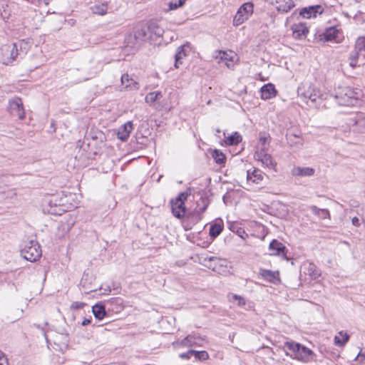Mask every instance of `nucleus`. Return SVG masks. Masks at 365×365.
I'll return each instance as SVG.
<instances>
[{
  "label": "nucleus",
  "mask_w": 365,
  "mask_h": 365,
  "mask_svg": "<svg viewBox=\"0 0 365 365\" xmlns=\"http://www.w3.org/2000/svg\"><path fill=\"white\" fill-rule=\"evenodd\" d=\"M209 262L210 264L207 265V267L216 272H220L221 267H223V264L221 263V260L214 257L209 259Z\"/></svg>",
  "instance_id": "32"
},
{
  "label": "nucleus",
  "mask_w": 365,
  "mask_h": 365,
  "mask_svg": "<svg viewBox=\"0 0 365 365\" xmlns=\"http://www.w3.org/2000/svg\"><path fill=\"white\" fill-rule=\"evenodd\" d=\"M216 58L219 59V62L224 63L227 67L232 68L238 60V56L237 53L232 50L219 51Z\"/></svg>",
  "instance_id": "10"
},
{
  "label": "nucleus",
  "mask_w": 365,
  "mask_h": 365,
  "mask_svg": "<svg viewBox=\"0 0 365 365\" xmlns=\"http://www.w3.org/2000/svg\"><path fill=\"white\" fill-rule=\"evenodd\" d=\"M122 302L123 300L120 297H114L108 300L105 304L96 303L92 307V312L97 319L101 320L106 316V309L115 312H120Z\"/></svg>",
  "instance_id": "4"
},
{
  "label": "nucleus",
  "mask_w": 365,
  "mask_h": 365,
  "mask_svg": "<svg viewBox=\"0 0 365 365\" xmlns=\"http://www.w3.org/2000/svg\"><path fill=\"white\" fill-rule=\"evenodd\" d=\"M363 96L362 91L359 88L349 86H339L335 88L331 96L340 106H353L356 105Z\"/></svg>",
  "instance_id": "1"
},
{
  "label": "nucleus",
  "mask_w": 365,
  "mask_h": 365,
  "mask_svg": "<svg viewBox=\"0 0 365 365\" xmlns=\"http://www.w3.org/2000/svg\"><path fill=\"white\" fill-rule=\"evenodd\" d=\"M0 365H9L4 353L0 351Z\"/></svg>",
  "instance_id": "47"
},
{
  "label": "nucleus",
  "mask_w": 365,
  "mask_h": 365,
  "mask_svg": "<svg viewBox=\"0 0 365 365\" xmlns=\"http://www.w3.org/2000/svg\"><path fill=\"white\" fill-rule=\"evenodd\" d=\"M216 132L219 133H220L221 131H220V129H217V130H216Z\"/></svg>",
  "instance_id": "59"
},
{
  "label": "nucleus",
  "mask_w": 365,
  "mask_h": 365,
  "mask_svg": "<svg viewBox=\"0 0 365 365\" xmlns=\"http://www.w3.org/2000/svg\"><path fill=\"white\" fill-rule=\"evenodd\" d=\"M163 97L160 91L150 92L148 93L145 98V101L147 103L152 105L157 100L160 99Z\"/></svg>",
  "instance_id": "34"
},
{
  "label": "nucleus",
  "mask_w": 365,
  "mask_h": 365,
  "mask_svg": "<svg viewBox=\"0 0 365 365\" xmlns=\"http://www.w3.org/2000/svg\"><path fill=\"white\" fill-rule=\"evenodd\" d=\"M132 129L133 123L131 122H128L122 125L118 130V138L122 141H125L128 138Z\"/></svg>",
  "instance_id": "22"
},
{
  "label": "nucleus",
  "mask_w": 365,
  "mask_h": 365,
  "mask_svg": "<svg viewBox=\"0 0 365 365\" xmlns=\"http://www.w3.org/2000/svg\"><path fill=\"white\" fill-rule=\"evenodd\" d=\"M16 44H17V43H16V42H14V43H12V46H16Z\"/></svg>",
  "instance_id": "58"
},
{
  "label": "nucleus",
  "mask_w": 365,
  "mask_h": 365,
  "mask_svg": "<svg viewBox=\"0 0 365 365\" xmlns=\"http://www.w3.org/2000/svg\"><path fill=\"white\" fill-rule=\"evenodd\" d=\"M209 205L210 200L207 197L201 196L200 200L197 201V207L192 213L197 221L202 220V213L206 210Z\"/></svg>",
  "instance_id": "16"
},
{
  "label": "nucleus",
  "mask_w": 365,
  "mask_h": 365,
  "mask_svg": "<svg viewBox=\"0 0 365 365\" xmlns=\"http://www.w3.org/2000/svg\"><path fill=\"white\" fill-rule=\"evenodd\" d=\"M193 356L195 359L201 361H205L209 359V354L206 351H195L194 350Z\"/></svg>",
  "instance_id": "38"
},
{
  "label": "nucleus",
  "mask_w": 365,
  "mask_h": 365,
  "mask_svg": "<svg viewBox=\"0 0 365 365\" xmlns=\"http://www.w3.org/2000/svg\"><path fill=\"white\" fill-rule=\"evenodd\" d=\"M349 335L343 331L339 332V335L335 336L334 343L338 346H344L349 341Z\"/></svg>",
  "instance_id": "30"
},
{
  "label": "nucleus",
  "mask_w": 365,
  "mask_h": 365,
  "mask_svg": "<svg viewBox=\"0 0 365 365\" xmlns=\"http://www.w3.org/2000/svg\"><path fill=\"white\" fill-rule=\"evenodd\" d=\"M324 9L322 5H314L304 7L301 9L299 15L304 19L316 18L317 14H323Z\"/></svg>",
  "instance_id": "14"
},
{
  "label": "nucleus",
  "mask_w": 365,
  "mask_h": 365,
  "mask_svg": "<svg viewBox=\"0 0 365 365\" xmlns=\"http://www.w3.org/2000/svg\"><path fill=\"white\" fill-rule=\"evenodd\" d=\"M59 211L64 212V210H61V209L59 208Z\"/></svg>",
  "instance_id": "61"
},
{
  "label": "nucleus",
  "mask_w": 365,
  "mask_h": 365,
  "mask_svg": "<svg viewBox=\"0 0 365 365\" xmlns=\"http://www.w3.org/2000/svg\"><path fill=\"white\" fill-rule=\"evenodd\" d=\"M91 320H92V318L90 317L89 319H86L85 318L82 322H81V325L82 326H86V325H88L91 322Z\"/></svg>",
  "instance_id": "50"
},
{
  "label": "nucleus",
  "mask_w": 365,
  "mask_h": 365,
  "mask_svg": "<svg viewBox=\"0 0 365 365\" xmlns=\"http://www.w3.org/2000/svg\"><path fill=\"white\" fill-rule=\"evenodd\" d=\"M86 305V304L84 302H74L71 304V308L73 309H80Z\"/></svg>",
  "instance_id": "45"
},
{
  "label": "nucleus",
  "mask_w": 365,
  "mask_h": 365,
  "mask_svg": "<svg viewBox=\"0 0 365 365\" xmlns=\"http://www.w3.org/2000/svg\"><path fill=\"white\" fill-rule=\"evenodd\" d=\"M232 299L237 301V305L239 307H243L246 304V300L245 299V298L240 295L233 294Z\"/></svg>",
  "instance_id": "43"
},
{
  "label": "nucleus",
  "mask_w": 365,
  "mask_h": 365,
  "mask_svg": "<svg viewBox=\"0 0 365 365\" xmlns=\"http://www.w3.org/2000/svg\"><path fill=\"white\" fill-rule=\"evenodd\" d=\"M186 0H175L170 1L168 4V6L170 10H175L178 9L179 7L182 6Z\"/></svg>",
  "instance_id": "40"
},
{
  "label": "nucleus",
  "mask_w": 365,
  "mask_h": 365,
  "mask_svg": "<svg viewBox=\"0 0 365 365\" xmlns=\"http://www.w3.org/2000/svg\"><path fill=\"white\" fill-rule=\"evenodd\" d=\"M348 125L354 131L365 133V113H357L349 119Z\"/></svg>",
  "instance_id": "12"
},
{
  "label": "nucleus",
  "mask_w": 365,
  "mask_h": 365,
  "mask_svg": "<svg viewBox=\"0 0 365 365\" xmlns=\"http://www.w3.org/2000/svg\"><path fill=\"white\" fill-rule=\"evenodd\" d=\"M259 274L262 278L272 283H275L276 281L279 280L278 272H272L269 269H260Z\"/></svg>",
  "instance_id": "23"
},
{
  "label": "nucleus",
  "mask_w": 365,
  "mask_h": 365,
  "mask_svg": "<svg viewBox=\"0 0 365 365\" xmlns=\"http://www.w3.org/2000/svg\"><path fill=\"white\" fill-rule=\"evenodd\" d=\"M125 81H128V74H124L121 77V81H122L123 84L125 83Z\"/></svg>",
  "instance_id": "52"
},
{
  "label": "nucleus",
  "mask_w": 365,
  "mask_h": 365,
  "mask_svg": "<svg viewBox=\"0 0 365 365\" xmlns=\"http://www.w3.org/2000/svg\"><path fill=\"white\" fill-rule=\"evenodd\" d=\"M256 156L258 160L262 162L263 165L269 168H273L274 163L272 156L265 152H257Z\"/></svg>",
  "instance_id": "24"
},
{
  "label": "nucleus",
  "mask_w": 365,
  "mask_h": 365,
  "mask_svg": "<svg viewBox=\"0 0 365 365\" xmlns=\"http://www.w3.org/2000/svg\"><path fill=\"white\" fill-rule=\"evenodd\" d=\"M278 4L277 9L282 12L289 11L294 6V4L292 0H275Z\"/></svg>",
  "instance_id": "27"
},
{
  "label": "nucleus",
  "mask_w": 365,
  "mask_h": 365,
  "mask_svg": "<svg viewBox=\"0 0 365 365\" xmlns=\"http://www.w3.org/2000/svg\"><path fill=\"white\" fill-rule=\"evenodd\" d=\"M212 157L217 164L222 165L225 163L226 157L225 154L219 150H214L212 153Z\"/></svg>",
  "instance_id": "36"
},
{
  "label": "nucleus",
  "mask_w": 365,
  "mask_h": 365,
  "mask_svg": "<svg viewBox=\"0 0 365 365\" xmlns=\"http://www.w3.org/2000/svg\"><path fill=\"white\" fill-rule=\"evenodd\" d=\"M293 37L294 38L302 39L306 37L309 33L308 27L305 23L295 24L292 27Z\"/></svg>",
  "instance_id": "18"
},
{
  "label": "nucleus",
  "mask_w": 365,
  "mask_h": 365,
  "mask_svg": "<svg viewBox=\"0 0 365 365\" xmlns=\"http://www.w3.org/2000/svg\"><path fill=\"white\" fill-rule=\"evenodd\" d=\"M339 34L340 31L336 26H330L327 28L322 34H319V39L324 42L334 41L335 43H339Z\"/></svg>",
  "instance_id": "13"
},
{
  "label": "nucleus",
  "mask_w": 365,
  "mask_h": 365,
  "mask_svg": "<svg viewBox=\"0 0 365 365\" xmlns=\"http://www.w3.org/2000/svg\"><path fill=\"white\" fill-rule=\"evenodd\" d=\"M9 110L11 115L17 116L20 120L25 118L23 102L19 98H14L9 101Z\"/></svg>",
  "instance_id": "11"
},
{
  "label": "nucleus",
  "mask_w": 365,
  "mask_h": 365,
  "mask_svg": "<svg viewBox=\"0 0 365 365\" xmlns=\"http://www.w3.org/2000/svg\"><path fill=\"white\" fill-rule=\"evenodd\" d=\"M349 65H350L352 68H355V67L356 66V65H357V61L354 60V59H350Z\"/></svg>",
  "instance_id": "51"
},
{
  "label": "nucleus",
  "mask_w": 365,
  "mask_h": 365,
  "mask_svg": "<svg viewBox=\"0 0 365 365\" xmlns=\"http://www.w3.org/2000/svg\"><path fill=\"white\" fill-rule=\"evenodd\" d=\"M264 178L262 172L259 169H255L252 172L247 171V181H252L255 184H259Z\"/></svg>",
  "instance_id": "25"
},
{
  "label": "nucleus",
  "mask_w": 365,
  "mask_h": 365,
  "mask_svg": "<svg viewBox=\"0 0 365 365\" xmlns=\"http://www.w3.org/2000/svg\"><path fill=\"white\" fill-rule=\"evenodd\" d=\"M194 350L190 349L187 352L182 353L179 354V357L182 359H190L192 356H193Z\"/></svg>",
  "instance_id": "44"
},
{
  "label": "nucleus",
  "mask_w": 365,
  "mask_h": 365,
  "mask_svg": "<svg viewBox=\"0 0 365 365\" xmlns=\"http://www.w3.org/2000/svg\"><path fill=\"white\" fill-rule=\"evenodd\" d=\"M186 52L184 47H179V50L175 55V67L178 68L180 65L182 64V59L186 56Z\"/></svg>",
  "instance_id": "37"
},
{
  "label": "nucleus",
  "mask_w": 365,
  "mask_h": 365,
  "mask_svg": "<svg viewBox=\"0 0 365 365\" xmlns=\"http://www.w3.org/2000/svg\"><path fill=\"white\" fill-rule=\"evenodd\" d=\"M138 159L143 160H147V158H145V157H143V156H139V155H138Z\"/></svg>",
  "instance_id": "55"
},
{
  "label": "nucleus",
  "mask_w": 365,
  "mask_h": 365,
  "mask_svg": "<svg viewBox=\"0 0 365 365\" xmlns=\"http://www.w3.org/2000/svg\"><path fill=\"white\" fill-rule=\"evenodd\" d=\"M19 54L18 47H0V63L10 65Z\"/></svg>",
  "instance_id": "9"
},
{
  "label": "nucleus",
  "mask_w": 365,
  "mask_h": 365,
  "mask_svg": "<svg viewBox=\"0 0 365 365\" xmlns=\"http://www.w3.org/2000/svg\"><path fill=\"white\" fill-rule=\"evenodd\" d=\"M315 170L310 167L294 166L291 171L295 177H311L314 175Z\"/></svg>",
  "instance_id": "19"
},
{
  "label": "nucleus",
  "mask_w": 365,
  "mask_h": 365,
  "mask_svg": "<svg viewBox=\"0 0 365 365\" xmlns=\"http://www.w3.org/2000/svg\"><path fill=\"white\" fill-rule=\"evenodd\" d=\"M223 230V225L219 223H215L210 227L209 235L211 238L214 239L217 237Z\"/></svg>",
  "instance_id": "35"
},
{
  "label": "nucleus",
  "mask_w": 365,
  "mask_h": 365,
  "mask_svg": "<svg viewBox=\"0 0 365 365\" xmlns=\"http://www.w3.org/2000/svg\"><path fill=\"white\" fill-rule=\"evenodd\" d=\"M45 4L48 5L49 4V0H43Z\"/></svg>",
  "instance_id": "56"
},
{
  "label": "nucleus",
  "mask_w": 365,
  "mask_h": 365,
  "mask_svg": "<svg viewBox=\"0 0 365 365\" xmlns=\"http://www.w3.org/2000/svg\"><path fill=\"white\" fill-rule=\"evenodd\" d=\"M284 346L292 352L289 356L292 359L303 363L309 362L314 356V353L311 349L294 341L284 342Z\"/></svg>",
  "instance_id": "3"
},
{
  "label": "nucleus",
  "mask_w": 365,
  "mask_h": 365,
  "mask_svg": "<svg viewBox=\"0 0 365 365\" xmlns=\"http://www.w3.org/2000/svg\"><path fill=\"white\" fill-rule=\"evenodd\" d=\"M359 359L361 361H363L365 359V356L361 354L360 353L356 356V359Z\"/></svg>",
  "instance_id": "53"
},
{
  "label": "nucleus",
  "mask_w": 365,
  "mask_h": 365,
  "mask_svg": "<svg viewBox=\"0 0 365 365\" xmlns=\"http://www.w3.org/2000/svg\"><path fill=\"white\" fill-rule=\"evenodd\" d=\"M230 230L234 232H236V234L240 236V237L245 239V237H247V234L245 232V231L244 230V229H242V227H238L237 225H232L231 227H230Z\"/></svg>",
  "instance_id": "39"
},
{
  "label": "nucleus",
  "mask_w": 365,
  "mask_h": 365,
  "mask_svg": "<svg viewBox=\"0 0 365 365\" xmlns=\"http://www.w3.org/2000/svg\"><path fill=\"white\" fill-rule=\"evenodd\" d=\"M309 274L314 279L317 278L320 275L319 272L316 269L315 265L314 264H309Z\"/></svg>",
  "instance_id": "41"
},
{
  "label": "nucleus",
  "mask_w": 365,
  "mask_h": 365,
  "mask_svg": "<svg viewBox=\"0 0 365 365\" xmlns=\"http://www.w3.org/2000/svg\"><path fill=\"white\" fill-rule=\"evenodd\" d=\"M297 94L306 102H317V99L322 98L323 94L316 86L310 83H302L297 88Z\"/></svg>",
  "instance_id": "5"
},
{
  "label": "nucleus",
  "mask_w": 365,
  "mask_h": 365,
  "mask_svg": "<svg viewBox=\"0 0 365 365\" xmlns=\"http://www.w3.org/2000/svg\"><path fill=\"white\" fill-rule=\"evenodd\" d=\"M164 31L156 20H150L140 26V32H138V36H140L141 40L148 42L153 46H160V40Z\"/></svg>",
  "instance_id": "2"
},
{
  "label": "nucleus",
  "mask_w": 365,
  "mask_h": 365,
  "mask_svg": "<svg viewBox=\"0 0 365 365\" xmlns=\"http://www.w3.org/2000/svg\"><path fill=\"white\" fill-rule=\"evenodd\" d=\"M61 337V343L66 344L68 341V334L66 333H61L60 335Z\"/></svg>",
  "instance_id": "46"
},
{
  "label": "nucleus",
  "mask_w": 365,
  "mask_h": 365,
  "mask_svg": "<svg viewBox=\"0 0 365 365\" xmlns=\"http://www.w3.org/2000/svg\"><path fill=\"white\" fill-rule=\"evenodd\" d=\"M90 277L88 274L84 273L81 280V285L84 288L86 293L92 292L97 289L96 286H93L91 282H89Z\"/></svg>",
  "instance_id": "26"
},
{
  "label": "nucleus",
  "mask_w": 365,
  "mask_h": 365,
  "mask_svg": "<svg viewBox=\"0 0 365 365\" xmlns=\"http://www.w3.org/2000/svg\"><path fill=\"white\" fill-rule=\"evenodd\" d=\"M51 214H54V215H61V212H58L56 210H53V211H51L50 210L49 211Z\"/></svg>",
  "instance_id": "54"
},
{
  "label": "nucleus",
  "mask_w": 365,
  "mask_h": 365,
  "mask_svg": "<svg viewBox=\"0 0 365 365\" xmlns=\"http://www.w3.org/2000/svg\"><path fill=\"white\" fill-rule=\"evenodd\" d=\"M108 4L105 1L102 4H95L92 8L93 14L103 16L107 13Z\"/></svg>",
  "instance_id": "31"
},
{
  "label": "nucleus",
  "mask_w": 365,
  "mask_h": 365,
  "mask_svg": "<svg viewBox=\"0 0 365 365\" xmlns=\"http://www.w3.org/2000/svg\"><path fill=\"white\" fill-rule=\"evenodd\" d=\"M133 36H134L135 39H137V33L136 32L133 33Z\"/></svg>",
  "instance_id": "57"
},
{
  "label": "nucleus",
  "mask_w": 365,
  "mask_h": 365,
  "mask_svg": "<svg viewBox=\"0 0 365 365\" xmlns=\"http://www.w3.org/2000/svg\"><path fill=\"white\" fill-rule=\"evenodd\" d=\"M260 92L261 97L264 100L271 99L275 97L277 93L275 86L271 83L264 85L261 88Z\"/></svg>",
  "instance_id": "21"
},
{
  "label": "nucleus",
  "mask_w": 365,
  "mask_h": 365,
  "mask_svg": "<svg viewBox=\"0 0 365 365\" xmlns=\"http://www.w3.org/2000/svg\"><path fill=\"white\" fill-rule=\"evenodd\" d=\"M242 136L238 132L233 133L225 139V143L228 145H236L242 141Z\"/></svg>",
  "instance_id": "33"
},
{
  "label": "nucleus",
  "mask_w": 365,
  "mask_h": 365,
  "mask_svg": "<svg viewBox=\"0 0 365 365\" xmlns=\"http://www.w3.org/2000/svg\"><path fill=\"white\" fill-rule=\"evenodd\" d=\"M196 339L197 337H195L194 335L189 334L182 340H177L173 341V346L176 349L193 346L197 344Z\"/></svg>",
  "instance_id": "20"
},
{
  "label": "nucleus",
  "mask_w": 365,
  "mask_h": 365,
  "mask_svg": "<svg viewBox=\"0 0 365 365\" xmlns=\"http://www.w3.org/2000/svg\"><path fill=\"white\" fill-rule=\"evenodd\" d=\"M182 46H189V45L187 43H184Z\"/></svg>",
  "instance_id": "60"
},
{
  "label": "nucleus",
  "mask_w": 365,
  "mask_h": 365,
  "mask_svg": "<svg viewBox=\"0 0 365 365\" xmlns=\"http://www.w3.org/2000/svg\"><path fill=\"white\" fill-rule=\"evenodd\" d=\"M361 51H365V47H359V49H355L354 51L350 55L349 59H354L357 61L359 53Z\"/></svg>",
  "instance_id": "42"
},
{
  "label": "nucleus",
  "mask_w": 365,
  "mask_h": 365,
  "mask_svg": "<svg viewBox=\"0 0 365 365\" xmlns=\"http://www.w3.org/2000/svg\"><path fill=\"white\" fill-rule=\"evenodd\" d=\"M309 209L314 215H317L320 219L324 220L330 217V213L327 209H321L315 205H311Z\"/></svg>",
  "instance_id": "28"
},
{
  "label": "nucleus",
  "mask_w": 365,
  "mask_h": 365,
  "mask_svg": "<svg viewBox=\"0 0 365 365\" xmlns=\"http://www.w3.org/2000/svg\"><path fill=\"white\" fill-rule=\"evenodd\" d=\"M269 250L271 255L282 257L288 259L287 257V247L277 240H272L269 245Z\"/></svg>",
  "instance_id": "15"
},
{
  "label": "nucleus",
  "mask_w": 365,
  "mask_h": 365,
  "mask_svg": "<svg viewBox=\"0 0 365 365\" xmlns=\"http://www.w3.org/2000/svg\"><path fill=\"white\" fill-rule=\"evenodd\" d=\"M254 4L251 2L243 4L237 10L233 19V25L238 26L247 21L253 14Z\"/></svg>",
  "instance_id": "8"
},
{
  "label": "nucleus",
  "mask_w": 365,
  "mask_h": 365,
  "mask_svg": "<svg viewBox=\"0 0 365 365\" xmlns=\"http://www.w3.org/2000/svg\"><path fill=\"white\" fill-rule=\"evenodd\" d=\"M355 46H365V37L360 36L357 38Z\"/></svg>",
  "instance_id": "48"
},
{
  "label": "nucleus",
  "mask_w": 365,
  "mask_h": 365,
  "mask_svg": "<svg viewBox=\"0 0 365 365\" xmlns=\"http://www.w3.org/2000/svg\"><path fill=\"white\" fill-rule=\"evenodd\" d=\"M351 222H352V225L356 226V227H359L360 226V222H359V220L357 217H354L352 218L351 220Z\"/></svg>",
  "instance_id": "49"
},
{
  "label": "nucleus",
  "mask_w": 365,
  "mask_h": 365,
  "mask_svg": "<svg viewBox=\"0 0 365 365\" xmlns=\"http://www.w3.org/2000/svg\"><path fill=\"white\" fill-rule=\"evenodd\" d=\"M269 142L270 137L269 135L266 133H260L258 144L259 148L260 150L259 152H265L268 149Z\"/></svg>",
  "instance_id": "29"
},
{
  "label": "nucleus",
  "mask_w": 365,
  "mask_h": 365,
  "mask_svg": "<svg viewBox=\"0 0 365 365\" xmlns=\"http://www.w3.org/2000/svg\"><path fill=\"white\" fill-rule=\"evenodd\" d=\"M21 255L27 261L36 262L42 255L41 246L36 240L26 241L21 250Z\"/></svg>",
  "instance_id": "6"
},
{
  "label": "nucleus",
  "mask_w": 365,
  "mask_h": 365,
  "mask_svg": "<svg viewBox=\"0 0 365 365\" xmlns=\"http://www.w3.org/2000/svg\"><path fill=\"white\" fill-rule=\"evenodd\" d=\"M187 197L188 194L182 192L179 193L175 199L170 200L172 213L175 217L181 219L185 216L186 212L185 202Z\"/></svg>",
  "instance_id": "7"
},
{
  "label": "nucleus",
  "mask_w": 365,
  "mask_h": 365,
  "mask_svg": "<svg viewBox=\"0 0 365 365\" xmlns=\"http://www.w3.org/2000/svg\"><path fill=\"white\" fill-rule=\"evenodd\" d=\"M286 139L290 147L299 149L303 145V139L300 132L294 133L289 130L286 134Z\"/></svg>",
  "instance_id": "17"
}]
</instances>
